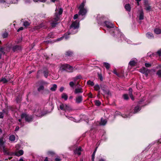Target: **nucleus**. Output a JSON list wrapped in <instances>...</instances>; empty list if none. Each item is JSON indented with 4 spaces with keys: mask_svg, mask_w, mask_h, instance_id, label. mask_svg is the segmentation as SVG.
<instances>
[{
    "mask_svg": "<svg viewBox=\"0 0 161 161\" xmlns=\"http://www.w3.org/2000/svg\"><path fill=\"white\" fill-rule=\"evenodd\" d=\"M103 24V25L107 27V31H108L112 36H114L115 35H117L118 34L117 31L115 32V30L116 28L119 29L117 27L114 28V25L111 22L108 21H106Z\"/></svg>",
    "mask_w": 161,
    "mask_h": 161,
    "instance_id": "3",
    "label": "nucleus"
},
{
    "mask_svg": "<svg viewBox=\"0 0 161 161\" xmlns=\"http://www.w3.org/2000/svg\"><path fill=\"white\" fill-rule=\"evenodd\" d=\"M9 139L10 141L14 142L15 140V136L14 135H11L9 136Z\"/></svg>",
    "mask_w": 161,
    "mask_h": 161,
    "instance_id": "35",
    "label": "nucleus"
},
{
    "mask_svg": "<svg viewBox=\"0 0 161 161\" xmlns=\"http://www.w3.org/2000/svg\"><path fill=\"white\" fill-rule=\"evenodd\" d=\"M130 98H131V99L132 100H134V97L132 95V94H131V93H130V95H129Z\"/></svg>",
    "mask_w": 161,
    "mask_h": 161,
    "instance_id": "55",
    "label": "nucleus"
},
{
    "mask_svg": "<svg viewBox=\"0 0 161 161\" xmlns=\"http://www.w3.org/2000/svg\"><path fill=\"white\" fill-rule=\"evenodd\" d=\"M107 123V120L106 119L101 118L99 124L100 125H104L106 124Z\"/></svg>",
    "mask_w": 161,
    "mask_h": 161,
    "instance_id": "18",
    "label": "nucleus"
},
{
    "mask_svg": "<svg viewBox=\"0 0 161 161\" xmlns=\"http://www.w3.org/2000/svg\"><path fill=\"white\" fill-rule=\"evenodd\" d=\"M157 75L159 77H161V69L159 70L156 73Z\"/></svg>",
    "mask_w": 161,
    "mask_h": 161,
    "instance_id": "43",
    "label": "nucleus"
},
{
    "mask_svg": "<svg viewBox=\"0 0 161 161\" xmlns=\"http://www.w3.org/2000/svg\"><path fill=\"white\" fill-rule=\"evenodd\" d=\"M104 18V17L102 16L101 17L100 16V15H98L97 18V20L98 23L100 25L102 24V21L103 19Z\"/></svg>",
    "mask_w": 161,
    "mask_h": 161,
    "instance_id": "20",
    "label": "nucleus"
},
{
    "mask_svg": "<svg viewBox=\"0 0 161 161\" xmlns=\"http://www.w3.org/2000/svg\"><path fill=\"white\" fill-rule=\"evenodd\" d=\"M146 36L149 39H153L154 36L153 34L150 32H147L146 34Z\"/></svg>",
    "mask_w": 161,
    "mask_h": 161,
    "instance_id": "26",
    "label": "nucleus"
},
{
    "mask_svg": "<svg viewBox=\"0 0 161 161\" xmlns=\"http://www.w3.org/2000/svg\"><path fill=\"white\" fill-rule=\"evenodd\" d=\"M73 67L69 65V66L67 67V70H66V71L69 72H72L73 71Z\"/></svg>",
    "mask_w": 161,
    "mask_h": 161,
    "instance_id": "36",
    "label": "nucleus"
},
{
    "mask_svg": "<svg viewBox=\"0 0 161 161\" xmlns=\"http://www.w3.org/2000/svg\"><path fill=\"white\" fill-rule=\"evenodd\" d=\"M157 53L159 55V56H161V49L157 52Z\"/></svg>",
    "mask_w": 161,
    "mask_h": 161,
    "instance_id": "59",
    "label": "nucleus"
},
{
    "mask_svg": "<svg viewBox=\"0 0 161 161\" xmlns=\"http://www.w3.org/2000/svg\"><path fill=\"white\" fill-rule=\"evenodd\" d=\"M129 95H130V93L132 94V89L131 88H130L129 90Z\"/></svg>",
    "mask_w": 161,
    "mask_h": 161,
    "instance_id": "62",
    "label": "nucleus"
},
{
    "mask_svg": "<svg viewBox=\"0 0 161 161\" xmlns=\"http://www.w3.org/2000/svg\"><path fill=\"white\" fill-rule=\"evenodd\" d=\"M141 109V107L140 106H137L134 108L133 113L135 114L138 112Z\"/></svg>",
    "mask_w": 161,
    "mask_h": 161,
    "instance_id": "21",
    "label": "nucleus"
},
{
    "mask_svg": "<svg viewBox=\"0 0 161 161\" xmlns=\"http://www.w3.org/2000/svg\"><path fill=\"white\" fill-rule=\"evenodd\" d=\"M65 115L66 117L68 118V119H69L70 120L73 121L74 122H78V120H77L75 118L73 117H72L71 116L68 115H66L65 114Z\"/></svg>",
    "mask_w": 161,
    "mask_h": 161,
    "instance_id": "22",
    "label": "nucleus"
},
{
    "mask_svg": "<svg viewBox=\"0 0 161 161\" xmlns=\"http://www.w3.org/2000/svg\"><path fill=\"white\" fill-rule=\"evenodd\" d=\"M82 101V97L81 96H79L77 97L76 99V102L79 103H81Z\"/></svg>",
    "mask_w": 161,
    "mask_h": 161,
    "instance_id": "23",
    "label": "nucleus"
},
{
    "mask_svg": "<svg viewBox=\"0 0 161 161\" xmlns=\"http://www.w3.org/2000/svg\"><path fill=\"white\" fill-rule=\"evenodd\" d=\"M34 113L37 116H41L43 115V113L41 108L39 106H36L34 109Z\"/></svg>",
    "mask_w": 161,
    "mask_h": 161,
    "instance_id": "8",
    "label": "nucleus"
},
{
    "mask_svg": "<svg viewBox=\"0 0 161 161\" xmlns=\"http://www.w3.org/2000/svg\"><path fill=\"white\" fill-rule=\"evenodd\" d=\"M8 34L7 32H5L3 34L2 36L3 38H6L8 37Z\"/></svg>",
    "mask_w": 161,
    "mask_h": 161,
    "instance_id": "46",
    "label": "nucleus"
},
{
    "mask_svg": "<svg viewBox=\"0 0 161 161\" xmlns=\"http://www.w3.org/2000/svg\"><path fill=\"white\" fill-rule=\"evenodd\" d=\"M57 88V85L56 84H54L53 85L52 87L50 90L52 91H56Z\"/></svg>",
    "mask_w": 161,
    "mask_h": 161,
    "instance_id": "34",
    "label": "nucleus"
},
{
    "mask_svg": "<svg viewBox=\"0 0 161 161\" xmlns=\"http://www.w3.org/2000/svg\"><path fill=\"white\" fill-rule=\"evenodd\" d=\"M33 1L35 2H46V0H33Z\"/></svg>",
    "mask_w": 161,
    "mask_h": 161,
    "instance_id": "49",
    "label": "nucleus"
},
{
    "mask_svg": "<svg viewBox=\"0 0 161 161\" xmlns=\"http://www.w3.org/2000/svg\"><path fill=\"white\" fill-rule=\"evenodd\" d=\"M12 48L14 52H18L22 50L21 46L18 45L13 46L12 47Z\"/></svg>",
    "mask_w": 161,
    "mask_h": 161,
    "instance_id": "10",
    "label": "nucleus"
},
{
    "mask_svg": "<svg viewBox=\"0 0 161 161\" xmlns=\"http://www.w3.org/2000/svg\"><path fill=\"white\" fill-rule=\"evenodd\" d=\"M82 92V89L81 88H76L74 91V93L75 94L81 93Z\"/></svg>",
    "mask_w": 161,
    "mask_h": 161,
    "instance_id": "27",
    "label": "nucleus"
},
{
    "mask_svg": "<svg viewBox=\"0 0 161 161\" xmlns=\"http://www.w3.org/2000/svg\"><path fill=\"white\" fill-rule=\"evenodd\" d=\"M145 66L147 67H149L151 66L152 64L149 63H146L145 64Z\"/></svg>",
    "mask_w": 161,
    "mask_h": 161,
    "instance_id": "48",
    "label": "nucleus"
},
{
    "mask_svg": "<svg viewBox=\"0 0 161 161\" xmlns=\"http://www.w3.org/2000/svg\"><path fill=\"white\" fill-rule=\"evenodd\" d=\"M79 27V21L78 20H76L73 22L70 26L69 31L64 34L63 36L64 38L67 40L69 38L70 34H74L78 32V28Z\"/></svg>",
    "mask_w": 161,
    "mask_h": 161,
    "instance_id": "1",
    "label": "nucleus"
},
{
    "mask_svg": "<svg viewBox=\"0 0 161 161\" xmlns=\"http://www.w3.org/2000/svg\"><path fill=\"white\" fill-rule=\"evenodd\" d=\"M145 9L148 11H150L151 10V7L149 6H146Z\"/></svg>",
    "mask_w": 161,
    "mask_h": 161,
    "instance_id": "44",
    "label": "nucleus"
},
{
    "mask_svg": "<svg viewBox=\"0 0 161 161\" xmlns=\"http://www.w3.org/2000/svg\"><path fill=\"white\" fill-rule=\"evenodd\" d=\"M82 151L81 148L80 147H79L78 148H76V149L74 151V153L75 154L80 155L81 154Z\"/></svg>",
    "mask_w": 161,
    "mask_h": 161,
    "instance_id": "16",
    "label": "nucleus"
},
{
    "mask_svg": "<svg viewBox=\"0 0 161 161\" xmlns=\"http://www.w3.org/2000/svg\"><path fill=\"white\" fill-rule=\"evenodd\" d=\"M64 90V87H60L59 89V91L60 92H62Z\"/></svg>",
    "mask_w": 161,
    "mask_h": 161,
    "instance_id": "63",
    "label": "nucleus"
},
{
    "mask_svg": "<svg viewBox=\"0 0 161 161\" xmlns=\"http://www.w3.org/2000/svg\"><path fill=\"white\" fill-rule=\"evenodd\" d=\"M81 78V76L80 75H78L76 76L74 78V79L75 80H76L78 79H80Z\"/></svg>",
    "mask_w": 161,
    "mask_h": 161,
    "instance_id": "52",
    "label": "nucleus"
},
{
    "mask_svg": "<svg viewBox=\"0 0 161 161\" xmlns=\"http://www.w3.org/2000/svg\"><path fill=\"white\" fill-rule=\"evenodd\" d=\"M113 73L116 74L117 75L118 77H120L121 76L119 75V74H118L117 72L115 70H114V71H113Z\"/></svg>",
    "mask_w": 161,
    "mask_h": 161,
    "instance_id": "54",
    "label": "nucleus"
},
{
    "mask_svg": "<svg viewBox=\"0 0 161 161\" xmlns=\"http://www.w3.org/2000/svg\"><path fill=\"white\" fill-rule=\"evenodd\" d=\"M154 32L157 34H159L161 33V29L156 28L154 29Z\"/></svg>",
    "mask_w": 161,
    "mask_h": 161,
    "instance_id": "29",
    "label": "nucleus"
},
{
    "mask_svg": "<svg viewBox=\"0 0 161 161\" xmlns=\"http://www.w3.org/2000/svg\"><path fill=\"white\" fill-rule=\"evenodd\" d=\"M20 97H17L16 99V101L17 102V103H18L20 101Z\"/></svg>",
    "mask_w": 161,
    "mask_h": 161,
    "instance_id": "61",
    "label": "nucleus"
},
{
    "mask_svg": "<svg viewBox=\"0 0 161 161\" xmlns=\"http://www.w3.org/2000/svg\"><path fill=\"white\" fill-rule=\"evenodd\" d=\"M86 3L85 0H83L82 3L80 4L79 8L80 11L79 12V14L82 16L85 15L87 12V10L86 8H84L85 3Z\"/></svg>",
    "mask_w": 161,
    "mask_h": 161,
    "instance_id": "5",
    "label": "nucleus"
},
{
    "mask_svg": "<svg viewBox=\"0 0 161 161\" xmlns=\"http://www.w3.org/2000/svg\"><path fill=\"white\" fill-rule=\"evenodd\" d=\"M23 29V28L22 27H20L19 29H18L17 31L19 32L20 31L22 30Z\"/></svg>",
    "mask_w": 161,
    "mask_h": 161,
    "instance_id": "60",
    "label": "nucleus"
},
{
    "mask_svg": "<svg viewBox=\"0 0 161 161\" xmlns=\"http://www.w3.org/2000/svg\"><path fill=\"white\" fill-rule=\"evenodd\" d=\"M63 39H64L63 36H62L61 37L58 38L57 39V41H60L61 40H62Z\"/></svg>",
    "mask_w": 161,
    "mask_h": 161,
    "instance_id": "58",
    "label": "nucleus"
},
{
    "mask_svg": "<svg viewBox=\"0 0 161 161\" xmlns=\"http://www.w3.org/2000/svg\"><path fill=\"white\" fill-rule=\"evenodd\" d=\"M98 76H99V77L100 80H103V77H102V75H99Z\"/></svg>",
    "mask_w": 161,
    "mask_h": 161,
    "instance_id": "64",
    "label": "nucleus"
},
{
    "mask_svg": "<svg viewBox=\"0 0 161 161\" xmlns=\"http://www.w3.org/2000/svg\"><path fill=\"white\" fill-rule=\"evenodd\" d=\"M61 98L62 99H64V100L66 101L68 99V96L66 93H63L61 95Z\"/></svg>",
    "mask_w": 161,
    "mask_h": 161,
    "instance_id": "28",
    "label": "nucleus"
},
{
    "mask_svg": "<svg viewBox=\"0 0 161 161\" xmlns=\"http://www.w3.org/2000/svg\"><path fill=\"white\" fill-rule=\"evenodd\" d=\"M21 119H19V122L18 124L22 126L24 125L23 123H22V120L24 119L26 122H30L33 120V117L32 116L29 115L25 113H23L21 115Z\"/></svg>",
    "mask_w": 161,
    "mask_h": 161,
    "instance_id": "4",
    "label": "nucleus"
},
{
    "mask_svg": "<svg viewBox=\"0 0 161 161\" xmlns=\"http://www.w3.org/2000/svg\"><path fill=\"white\" fill-rule=\"evenodd\" d=\"M43 74H44V76L46 78H47V77L48 74V70L47 69H46V70L44 71Z\"/></svg>",
    "mask_w": 161,
    "mask_h": 161,
    "instance_id": "38",
    "label": "nucleus"
},
{
    "mask_svg": "<svg viewBox=\"0 0 161 161\" xmlns=\"http://www.w3.org/2000/svg\"><path fill=\"white\" fill-rule=\"evenodd\" d=\"M69 66V64H64L61 65L60 70L61 71H64L67 70V67Z\"/></svg>",
    "mask_w": 161,
    "mask_h": 161,
    "instance_id": "15",
    "label": "nucleus"
},
{
    "mask_svg": "<svg viewBox=\"0 0 161 161\" xmlns=\"http://www.w3.org/2000/svg\"><path fill=\"white\" fill-rule=\"evenodd\" d=\"M78 14H75L74 16V18H73L74 19H76L77 18H78Z\"/></svg>",
    "mask_w": 161,
    "mask_h": 161,
    "instance_id": "57",
    "label": "nucleus"
},
{
    "mask_svg": "<svg viewBox=\"0 0 161 161\" xmlns=\"http://www.w3.org/2000/svg\"><path fill=\"white\" fill-rule=\"evenodd\" d=\"M103 65L107 69H108L110 68V65L108 63L104 62Z\"/></svg>",
    "mask_w": 161,
    "mask_h": 161,
    "instance_id": "33",
    "label": "nucleus"
},
{
    "mask_svg": "<svg viewBox=\"0 0 161 161\" xmlns=\"http://www.w3.org/2000/svg\"><path fill=\"white\" fill-rule=\"evenodd\" d=\"M9 47H8L6 45L3 47H0V52H2L3 54L5 53V51H9Z\"/></svg>",
    "mask_w": 161,
    "mask_h": 161,
    "instance_id": "11",
    "label": "nucleus"
},
{
    "mask_svg": "<svg viewBox=\"0 0 161 161\" xmlns=\"http://www.w3.org/2000/svg\"><path fill=\"white\" fill-rule=\"evenodd\" d=\"M87 83L88 85H90L92 86H93L94 85V83H93V82L90 80L88 81L87 82Z\"/></svg>",
    "mask_w": 161,
    "mask_h": 161,
    "instance_id": "40",
    "label": "nucleus"
},
{
    "mask_svg": "<svg viewBox=\"0 0 161 161\" xmlns=\"http://www.w3.org/2000/svg\"><path fill=\"white\" fill-rule=\"evenodd\" d=\"M95 103L96 105L99 106L100 105L101 103L98 100H96L95 101Z\"/></svg>",
    "mask_w": 161,
    "mask_h": 161,
    "instance_id": "45",
    "label": "nucleus"
},
{
    "mask_svg": "<svg viewBox=\"0 0 161 161\" xmlns=\"http://www.w3.org/2000/svg\"><path fill=\"white\" fill-rule=\"evenodd\" d=\"M43 27L44 28H45V25H44V23H42L39 26H35L34 27V29L35 30H38L40 29L41 28H43Z\"/></svg>",
    "mask_w": 161,
    "mask_h": 161,
    "instance_id": "19",
    "label": "nucleus"
},
{
    "mask_svg": "<svg viewBox=\"0 0 161 161\" xmlns=\"http://www.w3.org/2000/svg\"><path fill=\"white\" fill-rule=\"evenodd\" d=\"M10 3H17L18 0H10Z\"/></svg>",
    "mask_w": 161,
    "mask_h": 161,
    "instance_id": "47",
    "label": "nucleus"
},
{
    "mask_svg": "<svg viewBox=\"0 0 161 161\" xmlns=\"http://www.w3.org/2000/svg\"><path fill=\"white\" fill-rule=\"evenodd\" d=\"M115 32L117 31V33H118L117 36H119L120 39H119L118 41L119 42H121L123 40L126 41L128 44L131 43V41L130 40L126 38L124 35L120 32L119 29H118L116 28V29L115 30Z\"/></svg>",
    "mask_w": 161,
    "mask_h": 161,
    "instance_id": "6",
    "label": "nucleus"
},
{
    "mask_svg": "<svg viewBox=\"0 0 161 161\" xmlns=\"http://www.w3.org/2000/svg\"><path fill=\"white\" fill-rule=\"evenodd\" d=\"M137 62V60L136 58H133L130 61L129 63V65L133 66H135Z\"/></svg>",
    "mask_w": 161,
    "mask_h": 161,
    "instance_id": "13",
    "label": "nucleus"
},
{
    "mask_svg": "<svg viewBox=\"0 0 161 161\" xmlns=\"http://www.w3.org/2000/svg\"><path fill=\"white\" fill-rule=\"evenodd\" d=\"M59 108L61 110L64 111L65 113L69 112L72 110V108L70 106L66 104H61Z\"/></svg>",
    "mask_w": 161,
    "mask_h": 161,
    "instance_id": "7",
    "label": "nucleus"
},
{
    "mask_svg": "<svg viewBox=\"0 0 161 161\" xmlns=\"http://www.w3.org/2000/svg\"><path fill=\"white\" fill-rule=\"evenodd\" d=\"M140 71L143 74H145L146 76L148 75L150 71L149 70L147 69L145 67H143L140 69Z\"/></svg>",
    "mask_w": 161,
    "mask_h": 161,
    "instance_id": "12",
    "label": "nucleus"
},
{
    "mask_svg": "<svg viewBox=\"0 0 161 161\" xmlns=\"http://www.w3.org/2000/svg\"><path fill=\"white\" fill-rule=\"evenodd\" d=\"M95 153H93L92 156V161H94Z\"/></svg>",
    "mask_w": 161,
    "mask_h": 161,
    "instance_id": "53",
    "label": "nucleus"
},
{
    "mask_svg": "<svg viewBox=\"0 0 161 161\" xmlns=\"http://www.w3.org/2000/svg\"><path fill=\"white\" fill-rule=\"evenodd\" d=\"M23 25L25 27H27L30 25V23L27 21H25L24 22Z\"/></svg>",
    "mask_w": 161,
    "mask_h": 161,
    "instance_id": "42",
    "label": "nucleus"
},
{
    "mask_svg": "<svg viewBox=\"0 0 161 161\" xmlns=\"http://www.w3.org/2000/svg\"><path fill=\"white\" fill-rule=\"evenodd\" d=\"M69 85L71 87H73L75 85V83L73 81H71L70 82Z\"/></svg>",
    "mask_w": 161,
    "mask_h": 161,
    "instance_id": "51",
    "label": "nucleus"
},
{
    "mask_svg": "<svg viewBox=\"0 0 161 161\" xmlns=\"http://www.w3.org/2000/svg\"><path fill=\"white\" fill-rule=\"evenodd\" d=\"M3 117V114L2 112H0V118L2 119Z\"/></svg>",
    "mask_w": 161,
    "mask_h": 161,
    "instance_id": "56",
    "label": "nucleus"
},
{
    "mask_svg": "<svg viewBox=\"0 0 161 161\" xmlns=\"http://www.w3.org/2000/svg\"><path fill=\"white\" fill-rule=\"evenodd\" d=\"M23 153V151L22 150H20L14 153H13V155L19 157L22 155Z\"/></svg>",
    "mask_w": 161,
    "mask_h": 161,
    "instance_id": "14",
    "label": "nucleus"
},
{
    "mask_svg": "<svg viewBox=\"0 0 161 161\" xmlns=\"http://www.w3.org/2000/svg\"><path fill=\"white\" fill-rule=\"evenodd\" d=\"M61 158L58 156L55 159V161H61Z\"/></svg>",
    "mask_w": 161,
    "mask_h": 161,
    "instance_id": "50",
    "label": "nucleus"
},
{
    "mask_svg": "<svg viewBox=\"0 0 161 161\" xmlns=\"http://www.w3.org/2000/svg\"><path fill=\"white\" fill-rule=\"evenodd\" d=\"M9 80L8 79H7L5 78H2L1 80H0V82H3V83H5L8 81Z\"/></svg>",
    "mask_w": 161,
    "mask_h": 161,
    "instance_id": "32",
    "label": "nucleus"
},
{
    "mask_svg": "<svg viewBox=\"0 0 161 161\" xmlns=\"http://www.w3.org/2000/svg\"><path fill=\"white\" fill-rule=\"evenodd\" d=\"M73 54V53L72 52L69 50L66 52L65 55L66 57H70L72 56Z\"/></svg>",
    "mask_w": 161,
    "mask_h": 161,
    "instance_id": "24",
    "label": "nucleus"
},
{
    "mask_svg": "<svg viewBox=\"0 0 161 161\" xmlns=\"http://www.w3.org/2000/svg\"><path fill=\"white\" fill-rule=\"evenodd\" d=\"M120 114H121V116L124 118H130V117L131 115H130V114H129L128 115H127L126 114H121L120 113Z\"/></svg>",
    "mask_w": 161,
    "mask_h": 161,
    "instance_id": "37",
    "label": "nucleus"
},
{
    "mask_svg": "<svg viewBox=\"0 0 161 161\" xmlns=\"http://www.w3.org/2000/svg\"><path fill=\"white\" fill-rule=\"evenodd\" d=\"M48 84V83L43 80H41L40 81V86L38 88V91L39 92H40L41 91H42L44 89V86H47Z\"/></svg>",
    "mask_w": 161,
    "mask_h": 161,
    "instance_id": "9",
    "label": "nucleus"
},
{
    "mask_svg": "<svg viewBox=\"0 0 161 161\" xmlns=\"http://www.w3.org/2000/svg\"><path fill=\"white\" fill-rule=\"evenodd\" d=\"M55 11L56 12L54 17L49 21L51 25L53 27H55L58 24V21L59 20L60 15L62 14L63 11L62 8H56Z\"/></svg>",
    "mask_w": 161,
    "mask_h": 161,
    "instance_id": "2",
    "label": "nucleus"
},
{
    "mask_svg": "<svg viewBox=\"0 0 161 161\" xmlns=\"http://www.w3.org/2000/svg\"><path fill=\"white\" fill-rule=\"evenodd\" d=\"M95 90L96 91H98L100 89V87L99 85H96L94 86Z\"/></svg>",
    "mask_w": 161,
    "mask_h": 161,
    "instance_id": "41",
    "label": "nucleus"
},
{
    "mask_svg": "<svg viewBox=\"0 0 161 161\" xmlns=\"http://www.w3.org/2000/svg\"><path fill=\"white\" fill-rule=\"evenodd\" d=\"M144 13L142 10L140 11L139 19L140 20H143L144 19Z\"/></svg>",
    "mask_w": 161,
    "mask_h": 161,
    "instance_id": "25",
    "label": "nucleus"
},
{
    "mask_svg": "<svg viewBox=\"0 0 161 161\" xmlns=\"http://www.w3.org/2000/svg\"><path fill=\"white\" fill-rule=\"evenodd\" d=\"M125 8L128 11H130L131 10L130 5L129 4H127L125 6Z\"/></svg>",
    "mask_w": 161,
    "mask_h": 161,
    "instance_id": "30",
    "label": "nucleus"
},
{
    "mask_svg": "<svg viewBox=\"0 0 161 161\" xmlns=\"http://www.w3.org/2000/svg\"><path fill=\"white\" fill-rule=\"evenodd\" d=\"M123 98L124 99L128 100L129 99V97L128 95L127 94H124L123 96Z\"/></svg>",
    "mask_w": 161,
    "mask_h": 161,
    "instance_id": "39",
    "label": "nucleus"
},
{
    "mask_svg": "<svg viewBox=\"0 0 161 161\" xmlns=\"http://www.w3.org/2000/svg\"><path fill=\"white\" fill-rule=\"evenodd\" d=\"M3 151L5 155H13V153L9 152L8 150H7L5 148V147H3Z\"/></svg>",
    "mask_w": 161,
    "mask_h": 161,
    "instance_id": "17",
    "label": "nucleus"
},
{
    "mask_svg": "<svg viewBox=\"0 0 161 161\" xmlns=\"http://www.w3.org/2000/svg\"><path fill=\"white\" fill-rule=\"evenodd\" d=\"M5 142V141H4V139L3 138H0V147L3 148L4 146V144Z\"/></svg>",
    "mask_w": 161,
    "mask_h": 161,
    "instance_id": "31",
    "label": "nucleus"
}]
</instances>
